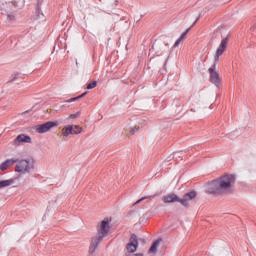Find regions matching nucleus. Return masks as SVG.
Returning a JSON list of instances; mask_svg holds the SVG:
<instances>
[{
  "instance_id": "obj_1",
  "label": "nucleus",
  "mask_w": 256,
  "mask_h": 256,
  "mask_svg": "<svg viewBox=\"0 0 256 256\" xmlns=\"http://www.w3.org/2000/svg\"><path fill=\"white\" fill-rule=\"evenodd\" d=\"M237 177L234 174H224L211 181L206 186V193L210 195H228L235 191Z\"/></svg>"
},
{
  "instance_id": "obj_2",
  "label": "nucleus",
  "mask_w": 256,
  "mask_h": 256,
  "mask_svg": "<svg viewBox=\"0 0 256 256\" xmlns=\"http://www.w3.org/2000/svg\"><path fill=\"white\" fill-rule=\"evenodd\" d=\"M111 221H113L111 217H106L97 224L96 235L92 237L89 247V253L91 255L97 251L99 244L103 239H105V237H107V235H109V232L111 231Z\"/></svg>"
},
{
  "instance_id": "obj_3",
  "label": "nucleus",
  "mask_w": 256,
  "mask_h": 256,
  "mask_svg": "<svg viewBox=\"0 0 256 256\" xmlns=\"http://www.w3.org/2000/svg\"><path fill=\"white\" fill-rule=\"evenodd\" d=\"M16 163V173H20V175H27V173H31V170L33 169V163H31V161L22 159L20 161L18 160Z\"/></svg>"
},
{
  "instance_id": "obj_4",
  "label": "nucleus",
  "mask_w": 256,
  "mask_h": 256,
  "mask_svg": "<svg viewBox=\"0 0 256 256\" xmlns=\"http://www.w3.org/2000/svg\"><path fill=\"white\" fill-rule=\"evenodd\" d=\"M54 127H59V122L58 121H48L44 124H39L34 127V130L36 133H49Z\"/></svg>"
},
{
  "instance_id": "obj_5",
  "label": "nucleus",
  "mask_w": 256,
  "mask_h": 256,
  "mask_svg": "<svg viewBox=\"0 0 256 256\" xmlns=\"http://www.w3.org/2000/svg\"><path fill=\"white\" fill-rule=\"evenodd\" d=\"M207 105H211L207 96H202L196 101V111L198 115H203L207 111Z\"/></svg>"
},
{
  "instance_id": "obj_6",
  "label": "nucleus",
  "mask_w": 256,
  "mask_h": 256,
  "mask_svg": "<svg viewBox=\"0 0 256 256\" xmlns=\"http://www.w3.org/2000/svg\"><path fill=\"white\" fill-rule=\"evenodd\" d=\"M197 199V191H191L186 194L182 198H180V205L182 207H189L191 205L192 201H195Z\"/></svg>"
},
{
  "instance_id": "obj_7",
  "label": "nucleus",
  "mask_w": 256,
  "mask_h": 256,
  "mask_svg": "<svg viewBox=\"0 0 256 256\" xmlns=\"http://www.w3.org/2000/svg\"><path fill=\"white\" fill-rule=\"evenodd\" d=\"M227 43H229V38L226 37L221 40V43L217 48L216 54L214 56V64L219 63V57L225 53V49H227Z\"/></svg>"
},
{
  "instance_id": "obj_8",
  "label": "nucleus",
  "mask_w": 256,
  "mask_h": 256,
  "mask_svg": "<svg viewBox=\"0 0 256 256\" xmlns=\"http://www.w3.org/2000/svg\"><path fill=\"white\" fill-rule=\"evenodd\" d=\"M25 143H31V137L26 134H20L12 141L14 147H21V145H25Z\"/></svg>"
},
{
  "instance_id": "obj_9",
  "label": "nucleus",
  "mask_w": 256,
  "mask_h": 256,
  "mask_svg": "<svg viewBox=\"0 0 256 256\" xmlns=\"http://www.w3.org/2000/svg\"><path fill=\"white\" fill-rule=\"evenodd\" d=\"M208 71L210 73L211 83L216 85V87L219 86V83H221V79L219 78V72L217 71V68L215 66H211Z\"/></svg>"
},
{
  "instance_id": "obj_10",
  "label": "nucleus",
  "mask_w": 256,
  "mask_h": 256,
  "mask_svg": "<svg viewBox=\"0 0 256 256\" xmlns=\"http://www.w3.org/2000/svg\"><path fill=\"white\" fill-rule=\"evenodd\" d=\"M137 247H139V241H137V236L132 235L130 238V242L126 245V249L128 253H135V251H137Z\"/></svg>"
},
{
  "instance_id": "obj_11",
  "label": "nucleus",
  "mask_w": 256,
  "mask_h": 256,
  "mask_svg": "<svg viewBox=\"0 0 256 256\" xmlns=\"http://www.w3.org/2000/svg\"><path fill=\"white\" fill-rule=\"evenodd\" d=\"M162 201L163 203H180V197L175 193H171L164 195Z\"/></svg>"
},
{
  "instance_id": "obj_12",
  "label": "nucleus",
  "mask_w": 256,
  "mask_h": 256,
  "mask_svg": "<svg viewBox=\"0 0 256 256\" xmlns=\"http://www.w3.org/2000/svg\"><path fill=\"white\" fill-rule=\"evenodd\" d=\"M17 161V159H6L0 164V171H7L8 169H11Z\"/></svg>"
},
{
  "instance_id": "obj_13",
  "label": "nucleus",
  "mask_w": 256,
  "mask_h": 256,
  "mask_svg": "<svg viewBox=\"0 0 256 256\" xmlns=\"http://www.w3.org/2000/svg\"><path fill=\"white\" fill-rule=\"evenodd\" d=\"M63 137H69V135H75V130L73 125L68 124L62 129Z\"/></svg>"
},
{
  "instance_id": "obj_14",
  "label": "nucleus",
  "mask_w": 256,
  "mask_h": 256,
  "mask_svg": "<svg viewBox=\"0 0 256 256\" xmlns=\"http://www.w3.org/2000/svg\"><path fill=\"white\" fill-rule=\"evenodd\" d=\"M15 183V179L1 180L0 181V189H5L7 187H11Z\"/></svg>"
},
{
  "instance_id": "obj_15",
  "label": "nucleus",
  "mask_w": 256,
  "mask_h": 256,
  "mask_svg": "<svg viewBox=\"0 0 256 256\" xmlns=\"http://www.w3.org/2000/svg\"><path fill=\"white\" fill-rule=\"evenodd\" d=\"M159 245H161V239L156 240L149 249V253H157V249H159Z\"/></svg>"
},
{
  "instance_id": "obj_16",
  "label": "nucleus",
  "mask_w": 256,
  "mask_h": 256,
  "mask_svg": "<svg viewBox=\"0 0 256 256\" xmlns=\"http://www.w3.org/2000/svg\"><path fill=\"white\" fill-rule=\"evenodd\" d=\"M187 33H189V29H187L186 31H184L181 34L179 39H177L176 42L174 43V47H179V45L181 44V41H183V39H185V37H187Z\"/></svg>"
},
{
  "instance_id": "obj_17",
  "label": "nucleus",
  "mask_w": 256,
  "mask_h": 256,
  "mask_svg": "<svg viewBox=\"0 0 256 256\" xmlns=\"http://www.w3.org/2000/svg\"><path fill=\"white\" fill-rule=\"evenodd\" d=\"M17 9V2H9L6 4V11H15Z\"/></svg>"
},
{
  "instance_id": "obj_18",
  "label": "nucleus",
  "mask_w": 256,
  "mask_h": 256,
  "mask_svg": "<svg viewBox=\"0 0 256 256\" xmlns=\"http://www.w3.org/2000/svg\"><path fill=\"white\" fill-rule=\"evenodd\" d=\"M85 95H87V92H84L82 95L74 97V98H70L69 100H66L65 103H73L74 101H79V99H83V97H85Z\"/></svg>"
},
{
  "instance_id": "obj_19",
  "label": "nucleus",
  "mask_w": 256,
  "mask_h": 256,
  "mask_svg": "<svg viewBox=\"0 0 256 256\" xmlns=\"http://www.w3.org/2000/svg\"><path fill=\"white\" fill-rule=\"evenodd\" d=\"M22 71L23 73H32V71H35V67L27 65L22 68Z\"/></svg>"
},
{
  "instance_id": "obj_20",
  "label": "nucleus",
  "mask_w": 256,
  "mask_h": 256,
  "mask_svg": "<svg viewBox=\"0 0 256 256\" xmlns=\"http://www.w3.org/2000/svg\"><path fill=\"white\" fill-rule=\"evenodd\" d=\"M74 135H79L80 133H83V128L79 125H74Z\"/></svg>"
},
{
  "instance_id": "obj_21",
  "label": "nucleus",
  "mask_w": 256,
  "mask_h": 256,
  "mask_svg": "<svg viewBox=\"0 0 256 256\" xmlns=\"http://www.w3.org/2000/svg\"><path fill=\"white\" fill-rule=\"evenodd\" d=\"M79 117V112L75 114H70L66 119L69 121V119H77Z\"/></svg>"
},
{
  "instance_id": "obj_22",
  "label": "nucleus",
  "mask_w": 256,
  "mask_h": 256,
  "mask_svg": "<svg viewBox=\"0 0 256 256\" xmlns=\"http://www.w3.org/2000/svg\"><path fill=\"white\" fill-rule=\"evenodd\" d=\"M95 87H97V81H93L87 85V89H95Z\"/></svg>"
},
{
  "instance_id": "obj_23",
  "label": "nucleus",
  "mask_w": 256,
  "mask_h": 256,
  "mask_svg": "<svg viewBox=\"0 0 256 256\" xmlns=\"http://www.w3.org/2000/svg\"><path fill=\"white\" fill-rule=\"evenodd\" d=\"M139 131V127H133L129 131V135H133L134 133H137Z\"/></svg>"
},
{
  "instance_id": "obj_24",
  "label": "nucleus",
  "mask_w": 256,
  "mask_h": 256,
  "mask_svg": "<svg viewBox=\"0 0 256 256\" xmlns=\"http://www.w3.org/2000/svg\"><path fill=\"white\" fill-rule=\"evenodd\" d=\"M8 19H9L10 21H15V15H13V14H8Z\"/></svg>"
},
{
  "instance_id": "obj_25",
  "label": "nucleus",
  "mask_w": 256,
  "mask_h": 256,
  "mask_svg": "<svg viewBox=\"0 0 256 256\" xmlns=\"http://www.w3.org/2000/svg\"><path fill=\"white\" fill-rule=\"evenodd\" d=\"M145 199V197L141 198L140 200H138L136 203H141V201H143Z\"/></svg>"
},
{
  "instance_id": "obj_26",
  "label": "nucleus",
  "mask_w": 256,
  "mask_h": 256,
  "mask_svg": "<svg viewBox=\"0 0 256 256\" xmlns=\"http://www.w3.org/2000/svg\"><path fill=\"white\" fill-rule=\"evenodd\" d=\"M135 256H143V253H137Z\"/></svg>"
},
{
  "instance_id": "obj_27",
  "label": "nucleus",
  "mask_w": 256,
  "mask_h": 256,
  "mask_svg": "<svg viewBox=\"0 0 256 256\" xmlns=\"http://www.w3.org/2000/svg\"><path fill=\"white\" fill-rule=\"evenodd\" d=\"M190 111H191L192 113H195V110H194V109H191Z\"/></svg>"
},
{
  "instance_id": "obj_28",
  "label": "nucleus",
  "mask_w": 256,
  "mask_h": 256,
  "mask_svg": "<svg viewBox=\"0 0 256 256\" xmlns=\"http://www.w3.org/2000/svg\"><path fill=\"white\" fill-rule=\"evenodd\" d=\"M165 47H167V49H169V45L166 44Z\"/></svg>"
}]
</instances>
